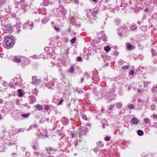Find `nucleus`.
<instances>
[{"label":"nucleus","instance_id":"f257e3e1","mask_svg":"<svg viewBox=\"0 0 157 157\" xmlns=\"http://www.w3.org/2000/svg\"><path fill=\"white\" fill-rule=\"evenodd\" d=\"M5 42L7 47H12L14 44L12 38L10 37H6L5 40Z\"/></svg>","mask_w":157,"mask_h":157},{"label":"nucleus","instance_id":"f03ea898","mask_svg":"<svg viewBox=\"0 0 157 157\" xmlns=\"http://www.w3.org/2000/svg\"><path fill=\"white\" fill-rule=\"evenodd\" d=\"M33 23L32 22H30L29 21H27L23 25V29H26V28L32 29L33 27Z\"/></svg>","mask_w":157,"mask_h":157},{"label":"nucleus","instance_id":"7ed1b4c3","mask_svg":"<svg viewBox=\"0 0 157 157\" xmlns=\"http://www.w3.org/2000/svg\"><path fill=\"white\" fill-rule=\"evenodd\" d=\"M126 28L124 27H121L119 29L120 33H118L119 35L122 36H125L126 33Z\"/></svg>","mask_w":157,"mask_h":157},{"label":"nucleus","instance_id":"20e7f679","mask_svg":"<svg viewBox=\"0 0 157 157\" xmlns=\"http://www.w3.org/2000/svg\"><path fill=\"white\" fill-rule=\"evenodd\" d=\"M33 81L32 83L33 85H36L38 84L41 82L40 79H37L35 77H33L32 78Z\"/></svg>","mask_w":157,"mask_h":157},{"label":"nucleus","instance_id":"39448f33","mask_svg":"<svg viewBox=\"0 0 157 157\" xmlns=\"http://www.w3.org/2000/svg\"><path fill=\"white\" fill-rule=\"evenodd\" d=\"M98 37L102 40L104 42L107 41V39L106 38L105 35L103 33H101L98 35Z\"/></svg>","mask_w":157,"mask_h":157},{"label":"nucleus","instance_id":"423d86ee","mask_svg":"<svg viewBox=\"0 0 157 157\" xmlns=\"http://www.w3.org/2000/svg\"><path fill=\"white\" fill-rule=\"evenodd\" d=\"M61 121L63 124L64 125H67L69 122L68 119L65 117H63L62 118Z\"/></svg>","mask_w":157,"mask_h":157},{"label":"nucleus","instance_id":"0eeeda50","mask_svg":"<svg viewBox=\"0 0 157 157\" xmlns=\"http://www.w3.org/2000/svg\"><path fill=\"white\" fill-rule=\"evenodd\" d=\"M131 122L133 124H137L140 122V120L135 117H133L131 120Z\"/></svg>","mask_w":157,"mask_h":157},{"label":"nucleus","instance_id":"6e6552de","mask_svg":"<svg viewBox=\"0 0 157 157\" xmlns=\"http://www.w3.org/2000/svg\"><path fill=\"white\" fill-rule=\"evenodd\" d=\"M45 150L48 152L53 151L55 152L57 151V149L51 147H46Z\"/></svg>","mask_w":157,"mask_h":157},{"label":"nucleus","instance_id":"1a4fd4ad","mask_svg":"<svg viewBox=\"0 0 157 157\" xmlns=\"http://www.w3.org/2000/svg\"><path fill=\"white\" fill-rule=\"evenodd\" d=\"M30 100L29 101V103L30 104H33L36 101V97L33 96H31L29 97Z\"/></svg>","mask_w":157,"mask_h":157},{"label":"nucleus","instance_id":"9d476101","mask_svg":"<svg viewBox=\"0 0 157 157\" xmlns=\"http://www.w3.org/2000/svg\"><path fill=\"white\" fill-rule=\"evenodd\" d=\"M21 23L20 22L18 21L17 22V23L14 25L15 27L17 28L19 32L20 31V29H19L20 28L21 26Z\"/></svg>","mask_w":157,"mask_h":157},{"label":"nucleus","instance_id":"9b49d317","mask_svg":"<svg viewBox=\"0 0 157 157\" xmlns=\"http://www.w3.org/2000/svg\"><path fill=\"white\" fill-rule=\"evenodd\" d=\"M35 107L36 109L39 111L43 109L42 105L40 104L35 105Z\"/></svg>","mask_w":157,"mask_h":157},{"label":"nucleus","instance_id":"f8f14e48","mask_svg":"<svg viewBox=\"0 0 157 157\" xmlns=\"http://www.w3.org/2000/svg\"><path fill=\"white\" fill-rule=\"evenodd\" d=\"M87 132V129L85 128L84 130V132H81L79 133L80 136L82 135H86Z\"/></svg>","mask_w":157,"mask_h":157},{"label":"nucleus","instance_id":"ddd939ff","mask_svg":"<svg viewBox=\"0 0 157 157\" xmlns=\"http://www.w3.org/2000/svg\"><path fill=\"white\" fill-rule=\"evenodd\" d=\"M137 133L138 135L139 136H142L144 134L143 131L140 130H138L137 131Z\"/></svg>","mask_w":157,"mask_h":157},{"label":"nucleus","instance_id":"4468645a","mask_svg":"<svg viewBox=\"0 0 157 157\" xmlns=\"http://www.w3.org/2000/svg\"><path fill=\"white\" fill-rule=\"evenodd\" d=\"M14 62L17 63H20L21 61V59L17 57H15L14 59Z\"/></svg>","mask_w":157,"mask_h":157},{"label":"nucleus","instance_id":"2eb2a0df","mask_svg":"<svg viewBox=\"0 0 157 157\" xmlns=\"http://www.w3.org/2000/svg\"><path fill=\"white\" fill-rule=\"evenodd\" d=\"M116 107L118 109L121 108L122 106V104L121 102H118L116 104Z\"/></svg>","mask_w":157,"mask_h":157},{"label":"nucleus","instance_id":"dca6fc26","mask_svg":"<svg viewBox=\"0 0 157 157\" xmlns=\"http://www.w3.org/2000/svg\"><path fill=\"white\" fill-rule=\"evenodd\" d=\"M18 3H21L22 5L25 6H26V4L25 3V1L24 0H21L20 2H18Z\"/></svg>","mask_w":157,"mask_h":157},{"label":"nucleus","instance_id":"f3484780","mask_svg":"<svg viewBox=\"0 0 157 157\" xmlns=\"http://www.w3.org/2000/svg\"><path fill=\"white\" fill-rule=\"evenodd\" d=\"M104 50L106 52H108L110 50V48L109 46H107L104 48Z\"/></svg>","mask_w":157,"mask_h":157},{"label":"nucleus","instance_id":"a211bd4d","mask_svg":"<svg viewBox=\"0 0 157 157\" xmlns=\"http://www.w3.org/2000/svg\"><path fill=\"white\" fill-rule=\"evenodd\" d=\"M74 71V68L73 66H71V68L68 70V71L70 73H73Z\"/></svg>","mask_w":157,"mask_h":157},{"label":"nucleus","instance_id":"6ab92c4d","mask_svg":"<svg viewBox=\"0 0 157 157\" xmlns=\"http://www.w3.org/2000/svg\"><path fill=\"white\" fill-rule=\"evenodd\" d=\"M48 19L47 18H44L42 20V22L43 24L46 23L48 21Z\"/></svg>","mask_w":157,"mask_h":157},{"label":"nucleus","instance_id":"aec40b11","mask_svg":"<svg viewBox=\"0 0 157 157\" xmlns=\"http://www.w3.org/2000/svg\"><path fill=\"white\" fill-rule=\"evenodd\" d=\"M133 46L129 44L128 45L127 48L128 50H130L133 48Z\"/></svg>","mask_w":157,"mask_h":157},{"label":"nucleus","instance_id":"412c9836","mask_svg":"<svg viewBox=\"0 0 157 157\" xmlns=\"http://www.w3.org/2000/svg\"><path fill=\"white\" fill-rule=\"evenodd\" d=\"M131 29L133 31H134L137 29V26L136 25H132L131 28Z\"/></svg>","mask_w":157,"mask_h":157},{"label":"nucleus","instance_id":"4be33fe9","mask_svg":"<svg viewBox=\"0 0 157 157\" xmlns=\"http://www.w3.org/2000/svg\"><path fill=\"white\" fill-rule=\"evenodd\" d=\"M128 107L130 109H132L134 108V106L132 104H129L128 105Z\"/></svg>","mask_w":157,"mask_h":157},{"label":"nucleus","instance_id":"5701e85b","mask_svg":"<svg viewBox=\"0 0 157 157\" xmlns=\"http://www.w3.org/2000/svg\"><path fill=\"white\" fill-rule=\"evenodd\" d=\"M30 115V113H28L27 114H22L21 115V116L23 117L24 118H26L28 116H29Z\"/></svg>","mask_w":157,"mask_h":157},{"label":"nucleus","instance_id":"b1692460","mask_svg":"<svg viewBox=\"0 0 157 157\" xmlns=\"http://www.w3.org/2000/svg\"><path fill=\"white\" fill-rule=\"evenodd\" d=\"M97 147H98L100 148L101 147L102 142H101V141H99L97 143Z\"/></svg>","mask_w":157,"mask_h":157},{"label":"nucleus","instance_id":"393cba45","mask_svg":"<svg viewBox=\"0 0 157 157\" xmlns=\"http://www.w3.org/2000/svg\"><path fill=\"white\" fill-rule=\"evenodd\" d=\"M115 105H110V107L109 108V110L111 111H112L113 110V109Z\"/></svg>","mask_w":157,"mask_h":157},{"label":"nucleus","instance_id":"a878e982","mask_svg":"<svg viewBox=\"0 0 157 157\" xmlns=\"http://www.w3.org/2000/svg\"><path fill=\"white\" fill-rule=\"evenodd\" d=\"M18 92L19 93V95L20 96H21L22 95L23 93L22 92V90L21 89H19L18 90Z\"/></svg>","mask_w":157,"mask_h":157},{"label":"nucleus","instance_id":"bb28decb","mask_svg":"<svg viewBox=\"0 0 157 157\" xmlns=\"http://www.w3.org/2000/svg\"><path fill=\"white\" fill-rule=\"evenodd\" d=\"M36 124H32L30 127V129H32L35 127H37Z\"/></svg>","mask_w":157,"mask_h":157},{"label":"nucleus","instance_id":"cd10ccee","mask_svg":"<svg viewBox=\"0 0 157 157\" xmlns=\"http://www.w3.org/2000/svg\"><path fill=\"white\" fill-rule=\"evenodd\" d=\"M150 121V120L147 118H145L144 119V122L145 123L147 124Z\"/></svg>","mask_w":157,"mask_h":157},{"label":"nucleus","instance_id":"c85d7f7f","mask_svg":"<svg viewBox=\"0 0 157 157\" xmlns=\"http://www.w3.org/2000/svg\"><path fill=\"white\" fill-rule=\"evenodd\" d=\"M76 40V37H74L71 40V43L72 44H74L75 43Z\"/></svg>","mask_w":157,"mask_h":157},{"label":"nucleus","instance_id":"c756f323","mask_svg":"<svg viewBox=\"0 0 157 157\" xmlns=\"http://www.w3.org/2000/svg\"><path fill=\"white\" fill-rule=\"evenodd\" d=\"M99 150V147H97L95 148L94 149V151L96 152L97 153L98 152Z\"/></svg>","mask_w":157,"mask_h":157},{"label":"nucleus","instance_id":"7c9ffc66","mask_svg":"<svg viewBox=\"0 0 157 157\" xmlns=\"http://www.w3.org/2000/svg\"><path fill=\"white\" fill-rule=\"evenodd\" d=\"M124 61L121 60H120L118 61L119 64L121 65H123L124 64Z\"/></svg>","mask_w":157,"mask_h":157},{"label":"nucleus","instance_id":"2f4dec72","mask_svg":"<svg viewBox=\"0 0 157 157\" xmlns=\"http://www.w3.org/2000/svg\"><path fill=\"white\" fill-rule=\"evenodd\" d=\"M129 67V66H125L123 67L122 68V69L124 70H126L127 69H128Z\"/></svg>","mask_w":157,"mask_h":157},{"label":"nucleus","instance_id":"473e14b6","mask_svg":"<svg viewBox=\"0 0 157 157\" xmlns=\"http://www.w3.org/2000/svg\"><path fill=\"white\" fill-rule=\"evenodd\" d=\"M63 101V99H60L59 102L57 104V105H61Z\"/></svg>","mask_w":157,"mask_h":157},{"label":"nucleus","instance_id":"72a5a7b5","mask_svg":"<svg viewBox=\"0 0 157 157\" xmlns=\"http://www.w3.org/2000/svg\"><path fill=\"white\" fill-rule=\"evenodd\" d=\"M105 140L106 141H109L110 140V138L109 137H106L105 138Z\"/></svg>","mask_w":157,"mask_h":157},{"label":"nucleus","instance_id":"f704fd0d","mask_svg":"<svg viewBox=\"0 0 157 157\" xmlns=\"http://www.w3.org/2000/svg\"><path fill=\"white\" fill-rule=\"evenodd\" d=\"M77 59L78 61H81L82 60V58L80 56L78 57Z\"/></svg>","mask_w":157,"mask_h":157},{"label":"nucleus","instance_id":"c9c22d12","mask_svg":"<svg viewBox=\"0 0 157 157\" xmlns=\"http://www.w3.org/2000/svg\"><path fill=\"white\" fill-rule=\"evenodd\" d=\"M54 29L57 32H58V31H59V30H60V29L59 27H54Z\"/></svg>","mask_w":157,"mask_h":157},{"label":"nucleus","instance_id":"e433bc0d","mask_svg":"<svg viewBox=\"0 0 157 157\" xmlns=\"http://www.w3.org/2000/svg\"><path fill=\"white\" fill-rule=\"evenodd\" d=\"M2 84L3 86H6L7 85L8 83L4 81L3 82Z\"/></svg>","mask_w":157,"mask_h":157},{"label":"nucleus","instance_id":"4c0bfd02","mask_svg":"<svg viewBox=\"0 0 157 157\" xmlns=\"http://www.w3.org/2000/svg\"><path fill=\"white\" fill-rule=\"evenodd\" d=\"M82 118L85 120H86L87 119V117L86 115H83L82 116Z\"/></svg>","mask_w":157,"mask_h":157},{"label":"nucleus","instance_id":"58836bf2","mask_svg":"<svg viewBox=\"0 0 157 157\" xmlns=\"http://www.w3.org/2000/svg\"><path fill=\"white\" fill-rule=\"evenodd\" d=\"M59 71L61 73V74L62 76H64V74L61 72V68H59Z\"/></svg>","mask_w":157,"mask_h":157},{"label":"nucleus","instance_id":"ea45409f","mask_svg":"<svg viewBox=\"0 0 157 157\" xmlns=\"http://www.w3.org/2000/svg\"><path fill=\"white\" fill-rule=\"evenodd\" d=\"M0 2L1 3L4 4L5 3L6 1L5 0H0Z\"/></svg>","mask_w":157,"mask_h":157},{"label":"nucleus","instance_id":"a19ab883","mask_svg":"<svg viewBox=\"0 0 157 157\" xmlns=\"http://www.w3.org/2000/svg\"><path fill=\"white\" fill-rule=\"evenodd\" d=\"M134 74V71L133 70H132L130 72V74L132 75Z\"/></svg>","mask_w":157,"mask_h":157},{"label":"nucleus","instance_id":"79ce46f5","mask_svg":"<svg viewBox=\"0 0 157 157\" xmlns=\"http://www.w3.org/2000/svg\"><path fill=\"white\" fill-rule=\"evenodd\" d=\"M49 108V106L48 105H46L44 107L45 109L46 110H48Z\"/></svg>","mask_w":157,"mask_h":157},{"label":"nucleus","instance_id":"37998d69","mask_svg":"<svg viewBox=\"0 0 157 157\" xmlns=\"http://www.w3.org/2000/svg\"><path fill=\"white\" fill-rule=\"evenodd\" d=\"M26 155L27 157H29L30 155V153L29 152H26Z\"/></svg>","mask_w":157,"mask_h":157},{"label":"nucleus","instance_id":"c03bdc74","mask_svg":"<svg viewBox=\"0 0 157 157\" xmlns=\"http://www.w3.org/2000/svg\"><path fill=\"white\" fill-rule=\"evenodd\" d=\"M151 54L153 55V56L154 55L155 51L153 49H151Z\"/></svg>","mask_w":157,"mask_h":157},{"label":"nucleus","instance_id":"a18cd8bd","mask_svg":"<svg viewBox=\"0 0 157 157\" xmlns=\"http://www.w3.org/2000/svg\"><path fill=\"white\" fill-rule=\"evenodd\" d=\"M124 110L123 111H120L119 113V114L121 115V114H123L124 112Z\"/></svg>","mask_w":157,"mask_h":157},{"label":"nucleus","instance_id":"49530a36","mask_svg":"<svg viewBox=\"0 0 157 157\" xmlns=\"http://www.w3.org/2000/svg\"><path fill=\"white\" fill-rule=\"evenodd\" d=\"M153 118H157V116L156 114H154L153 115Z\"/></svg>","mask_w":157,"mask_h":157},{"label":"nucleus","instance_id":"de8ad7c7","mask_svg":"<svg viewBox=\"0 0 157 157\" xmlns=\"http://www.w3.org/2000/svg\"><path fill=\"white\" fill-rule=\"evenodd\" d=\"M149 11V9L147 8H146L144 12L146 13H147Z\"/></svg>","mask_w":157,"mask_h":157},{"label":"nucleus","instance_id":"09e8293b","mask_svg":"<svg viewBox=\"0 0 157 157\" xmlns=\"http://www.w3.org/2000/svg\"><path fill=\"white\" fill-rule=\"evenodd\" d=\"M3 101L2 99H0V104H2L3 103Z\"/></svg>","mask_w":157,"mask_h":157},{"label":"nucleus","instance_id":"8fccbe9b","mask_svg":"<svg viewBox=\"0 0 157 157\" xmlns=\"http://www.w3.org/2000/svg\"><path fill=\"white\" fill-rule=\"evenodd\" d=\"M33 147L34 150H35L36 149V147L35 146H33Z\"/></svg>","mask_w":157,"mask_h":157},{"label":"nucleus","instance_id":"3c124183","mask_svg":"<svg viewBox=\"0 0 157 157\" xmlns=\"http://www.w3.org/2000/svg\"><path fill=\"white\" fill-rule=\"evenodd\" d=\"M23 131V129L22 128H20L19 129V132H21Z\"/></svg>","mask_w":157,"mask_h":157},{"label":"nucleus","instance_id":"603ef678","mask_svg":"<svg viewBox=\"0 0 157 157\" xmlns=\"http://www.w3.org/2000/svg\"><path fill=\"white\" fill-rule=\"evenodd\" d=\"M84 80V78H82L81 79V82L82 83Z\"/></svg>","mask_w":157,"mask_h":157},{"label":"nucleus","instance_id":"864d4df0","mask_svg":"<svg viewBox=\"0 0 157 157\" xmlns=\"http://www.w3.org/2000/svg\"><path fill=\"white\" fill-rule=\"evenodd\" d=\"M75 3H78L79 2V1H78V0H75Z\"/></svg>","mask_w":157,"mask_h":157},{"label":"nucleus","instance_id":"5fc2aeb1","mask_svg":"<svg viewBox=\"0 0 157 157\" xmlns=\"http://www.w3.org/2000/svg\"><path fill=\"white\" fill-rule=\"evenodd\" d=\"M92 14L93 15H94L95 14H96V13H97V11H95V12H92Z\"/></svg>","mask_w":157,"mask_h":157},{"label":"nucleus","instance_id":"6e6d98bb","mask_svg":"<svg viewBox=\"0 0 157 157\" xmlns=\"http://www.w3.org/2000/svg\"><path fill=\"white\" fill-rule=\"evenodd\" d=\"M141 23V22L140 21H138V22H137V24H139V25H140Z\"/></svg>","mask_w":157,"mask_h":157},{"label":"nucleus","instance_id":"4d7b16f0","mask_svg":"<svg viewBox=\"0 0 157 157\" xmlns=\"http://www.w3.org/2000/svg\"><path fill=\"white\" fill-rule=\"evenodd\" d=\"M92 1L94 2H97L98 1L97 0H92Z\"/></svg>","mask_w":157,"mask_h":157},{"label":"nucleus","instance_id":"13d9d810","mask_svg":"<svg viewBox=\"0 0 157 157\" xmlns=\"http://www.w3.org/2000/svg\"><path fill=\"white\" fill-rule=\"evenodd\" d=\"M140 91H141L140 90V89H138V92L139 93H140Z\"/></svg>","mask_w":157,"mask_h":157},{"label":"nucleus","instance_id":"bf43d9fd","mask_svg":"<svg viewBox=\"0 0 157 157\" xmlns=\"http://www.w3.org/2000/svg\"><path fill=\"white\" fill-rule=\"evenodd\" d=\"M51 64H52V65H51L52 67V66H54L55 65L54 63H53V62L51 63Z\"/></svg>","mask_w":157,"mask_h":157},{"label":"nucleus","instance_id":"052dcab7","mask_svg":"<svg viewBox=\"0 0 157 157\" xmlns=\"http://www.w3.org/2000/svg\"><path fill=\"white\" fill-rule=\"evenodd\" d=\"M78 144V143L77 142H76L75 144V146H76Z\"/></svg>","mask_w":157,"mask_h":157},{"label":"nucleus","instance_id":"680f3d73","mask_svg":"<svg viewBox=\"0 0 157 157\" xmlns=\"http://www.w3.org/2000/svg\"><path fill=\"white\" fill-rule=\"evenodd\" d=\"M39 153L36 152H35V155H38Z\"/></svg>","mask_w":157,"mask_h":157},{"label":"nucleus","instance_id":"e2e57ef3","mask_svg":"<svg viewBox=\"0 0 157 157\" xmlns=\"http://www.w3.org/2000/svg\"><path fill=\"white\" fill-rule=\"evenodd\" d=\"M101 111L102 112H104V110L103 109H101Z\"/></svg>","mask_w":157,"mask_h":157},{"label":"nucleus","instance_id":"0e129e2a","mask_svg":"<svg viewBox=\"0 0 157 157\" xmlns=\"http://www.w3.org/2000/svg\"><path fill=\"white\" fill-rule=\"evenodd\" d=\"M102 127H103V128H105V126L104 124L102 125Z\"/></svg>","mask_w":157,"mask_h":157},{"label":"nucleus","instance_id":"69168bd1","mask_svg":"<svg viewBox=\"0 0 157 157\" xmlns=\"http://www.w3.org/2000/svg\"><path fill=\"white\" fill-rule=\"evenodd\" d=\"M48 157H54L53 156L51 155V156H48Z\"/></svg>","mask_w":157,"mask_h":157},{"label":"nucleus","instance_id":"338daca9","mask_svg":"<svg viewBox=\"0 0 157 157\" xmlns=\"http://www.w3.org/2000/svg\"><path fill=\"white\" fill-rule=\"evenodd\" d=\"M130 89V87H129L128 88V90H129Z\"/></svg>","mask_w":157,"mask_h":157},{"label":"nucleus","instance_id":"774afa93","mask_svg":"<svg viewBox=\"0 0 157 157\" xmlns=\"http://www.w3.org/2000/svg\"><path fill=\"white\" fill-rule=\"evenodd\" d=\"M24 11H26V9L24 8Z\"/></svg>","mask_w":157,"mask_h":157}]
</instances>
